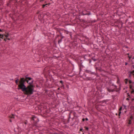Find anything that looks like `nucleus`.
Returning <instances> with one entry per match:
<instances>
[{
  "label": "nucleus",
  "mask_w": 134,
  "mask_h": 134,
  "mask_svg": "<svg viewBox=\"0 0 134 134\" xmlns=\"http://www.w3.org/2000/svg\"><path fill=\"white\" fill-rule=\"evenodd\" d=\"M15 82L18 85V89H21L25 94L31 95L33 93L35 86L32 78L25 76L21 77L19 80L17 79Z\"/></svg>",
  "instance_id": "1"
},
{
  "label": "nucleus",
  "mask_w": 134,
  "mask_h": 134,
  "mask_svg": "<svg viewBox=\"0 0 134 134\" xmlns=\"http://www.w3.org/2000/svg\"><path fill=\"white\" fill-rule=\"evenodd\" d=\"M32 120H33L34 122L33 126H36V123L38 122L39 120L36 117L33 116L32 117Z\"/></svg>",
  "instance_id": "2"
},
{
  "label": "nucleus",
  "mask_w": 134,
  "mask_h": 134,
  "mask_svg": "<svg viewBox=\"0 0 134 134\" xmlns=\"http://www.w3.org/2000/svg\"><path fill=\"white\" fill-rule=\"evenodd\" d=\"M82 121H85V119L84 118H83V119H82Z\"/></svg>",
  "instance_id": "19"
},
{
  "label": "nucleus",
  "mask_w": 134,
  "mask_h": 134,
  "mask_svg": "<svg viewBox=\"0 0 134 134\" xmlns=\"http://www.w3.org/2000/svg\"><path fill=\"white\" fill-rule=\"evenodd\" d=\"M61 40H59L58 41V42L59 43H60V42H61Z\"/></svg>",
  "instance_id": "18"
},
{
  "label": "nucleus",
  "mask_w": 134,
  "mask_h": 134,
  "mask_svg": "<svg viewBox=\"0 0 134 134\" xmlns=\"http://www.w3.org/2000/svg\"><path fill=\"white\" fill-rule=\"evenodd\" d=\"M132 118L133 117L132 116H131L130 117L131 119H129V124H131V120H132Z\"/></svg>",
  "instance_id": "5"
},
{
  "label": "nucleus",
  "mask_w": 134,
  "mask_h": 134,
  "mask_svg": "<svg viewBox=\"0 0 134 134\" xmlns=\"http://www.w3.org/2000/svg\"><path fill=\"white\" fill-rule=\"evenodd\" d=\"M129 83L130 84H131L132 83V81L131 80H129Z\"/></svg>",
  "instance_id": "13"
},
{
  "label": "nucleus",
  "mask_w": 134,
  "mask_h": 134,
  "mask_svg": "<svg viewBox=\"0 0 134 134\" xmlns=\"http://www.w3.org/2000/svg\"><path fill=\"white\" fill-rule=\"evenodd\" d=\"M7 39H6V38H5L4 39V40L5 41H6V40Z\"/></svg>",
  "instance_id": "20"
},
{
  "label": "nucleus",
  "mask_w": 134,
  "mask_h": 134,
  "mask_svg": "<svg viewBox=\"0 0 134 134\" xmlns=\"http://www.w3.org/2000/svg\"><path fill=\"white\" fill-rule=\"evenodd\" d=\"M116 115H117V113L116 114Z\"/></svg>",
  "instance_id": "33"
},
{
  "label": "nucleus",
  "mask_w": 134,
  "mask_h": 134,
  "mask_svg": "<svg viewBox=\"0 0 134 134\" xmlns=\"http://www.w3.org/2000/svg\"><path fill=\"white\" fill-rule=\"evenodd\" d=\"M4 35V36H5V37H6L7 39L8 40H10V39L9 38H8V37L9 36V34H7V35Z\"/></svg>",
  "instance_id": "4"
},
{
  "label": "nucleus",
  "mask_w": 134,
  "mask_h": 134,
  "mask_svg": "<svg viewBox=\"0 0 134 134\" xmlns=\"http://www.w3.org/2000/svg\"><path fill=\"white\" fill-rule=\"evenodd\" d=\"M4 35H1V34H0V38H1L2 39H3L4 38Z\"/></svg>",
  "instance_id": "7"
},
{
  "label": "nucleus",
  "mask_w": 134,
  "mask_h": 134,
  "mask_svg": "<svg viewBox=\"0 0 134 134\" xmlns=\"http://www.w3.org/2000/svg\"><path fill=\"white\" fill-rule=\"evenodd\" d=\"M27 124V122H25V124Z\"/></svg>",
  "instance_id": "24"
},
{
  "label": "nucleus",
  "mask_w": 134,
  "mask_h": 134,
  "mask_svg": "<svg viewBox=\"0 0 134 134\" xmlns=\"http://www.w3.org/2000/svg\"><path fill=\"white\" fill-rule=\"evenodd\" d=\"M59 89V88H58V89Z\"/></svg>",
  "instance_id": "34"
},
{
  "label": "nucleus",
  "mask_w": 134,
  "mask_h": 134,
  "mask_svg": "<svg viewBox=\"0 0 134 134\" xmlns=\"http://www.w3.org/2000/svg\"><path fill=\"white\" fill-rule=\"evenodd\" d=\"M128 81V80L127 79H126L125 80V82L126 84H127Z\"/></svg>",
  "instance_id": "10"
},
{
  "label": "nucleus",
  "mask_w": 134,
  "mask_h": 134,
  "mask_svg": "<svg viewBox=\"0 0 134 134\" xmlns=\"http://www.w3.org/2000/svg\"><path fill=\"white\" fill-rule=\"evenodd\" d=\"M129 100V98H127L126 99V100Z\"/></svg>",
  "instance_id": "23"
},
{
  "label": "nucleus",
  "mask_w": 134,
  "mask_h": 134,
  "mask_svg": "<svg viewBox=\"0 0 134 134\" xmlns=\"http://www.w3.org/2000/svg\"><path fill=\"white\" fill-rule=\"evenodd\" d=\"M9 120H10V121L11 122L12 121V120L11 119H10Z\"/></svg>",
  "instance_id": "22"
},
{
  "label": "nucleus",
  "mask_w": 134,
  "mask_h": 134,
  "mask_svg": "<svg viewBox=\"0 0 134 134\" xmlns=\"http://www.w3.org/2000/svg\"><path fill=\"white\" fill-rule=\"evenodd\" d=\"M134 100V98H133V99H132V101H133Z\"/></svg>",
  "instance_id": "25"
},
{
  "label": "nucleus",
  "mask_w": 134,
  "mask_h": 134,
  "mask_svg": "<svg viewBox=\"0 0 134 134\" xmlns=\"http://www.w3.org/2000/svg\"><path fill=\"white\" fill-rule=\"evenodd\" d=\"M117 82L118 83H119V79H118V80L117 81Z\"/></svg>",
  "instance_id": "14"
},
{
  "label": "nucleus",
  "mask_w": 134,
  "mask_h": 134,
  "mask_svg": "<svg viewBox=\"0 0 134 134\" xmlns=\"http://www.w3.org/2000/svg\"><path fill=\"white\" fill-rule=\"evenodd\" d=\"M82 129H80V131H82Z\"/></svg>",
  "instance_id": "31"
},
{
  "label": "nucleus",
  "mask_w": 134,
  "mask_h": 134,
  "mask_svg": "<svg viewBox=\"0 0 134 134\" xmlns=\"http://www.w3.org/2000/svg\"><path fill=\"white\" fill-rule=\"evenodd\" d=\"M129 87H130V89H131V90L133 89V88H132V86L131 85H130Z\"/></svg>",
  "instance_id": "9"
},
{
  "label": "nucleus",
  "mask_w": 134,
  "mask_h": 134,
  "mask_svg": "<svg viewBox=\"0 0 134 134\" xmlns=\"http://www.w3.org/2000/svg\"><path fill=\"white\" fill-rule=\"evenodd\" d=\"M45 6H46V5L44 4L42 5V7L44 8Z\"/></svg>",
  "instance_id": "15"
},
{
  "label": "nucleus",
  "mask_w": 134,
  "mask_h": 134,
  "mask_svg": "<svg viewBox=\"0 0 134 134\" xmlns=\"http://www.w3.org/2000/svg\"><path fill=\"white\" fill-rule=\"evenodd\" d=\"M60 82L62 83V81H61Z\"/></svg>",
  "instance_id": "27"
},
{
  "label": "nucleus",
  "mask_w": 134,
  "mask_h": 134,
  "mask_svg": "<svg viewBox=\"0 0 134 134\" xmlns=\"http://www.w3.org/2000/svg\"><path fill=\"white\" fill-rule=\"evenodd\" d=\"M43 0H42V1H43Z\"/></svg>",
  "instance_id": "35"
},
{
  "label": "nucleus",
  "mask_w": 134,
  "mask_h": 134,
  "mask_svg": "<svg viewBox=\"0 0 134 134\" xmlns=\"http://www.w3.org/2000/svg\"><path fill=\"white\" fill-rule=\"evenodd\" d=\"M115 87L114 88V89H111V87H110L109 88H108L107 89V90L109 92H113L115 90H114V89L115 88H116L117 86L115 85L114 86Z\"/></svg>",
  "instance_id": "3"
},
{
  "label": "nucleus",
  "mask_w": 134,
  "mask_h": 134,
  "mask_svg": "<svg viewBox=\"0 0 134 134\" xmlns=\"http://www.w3.org/2000/svg\"><path fill=\"white\" fill-rule=\"evenodd\" d=\"M9 117L10 118H14V116L12 114L9 116Z\"/></svg>",
  "instance_id": "6"
},
{
  "label": "nucleus",
  "mask_w": 134,
  "mask_h": 134,
  "mask_svg": "<svg viewBox=\"0 0 134 134\" xmlns=\"http://www.w3.org/2000/svg\"><path fill=\"white\" fill-rule=\"evenodd\" d=\"M50 4H45V5H46V6L47 5H49Z\"/></svg>",
  "instance_id": "17"
},
{
  "label": "nucleus",
  "mask_w": 134,
  "mask_h": 134,
  "mask_svg": "<svg viewBox=\"0 0 134 134\" xmlns=\"http://www.w3.org/2000/svg\"><path fill=\"white\" fill-rule=\"evenodd\" d=\"M85 129H86V130H88V128L87 127H85Z\"/></svg>",
  "instance_id": "12"
},
{
  "label": "nucleus",
  "mask_w": 134,
  "mask_h": 134,
  "mask_svg": "<svg viewBox=\"0 0 134 134\" xmlns=\"http://www.w3.org/2000/svg\"><path fill=\"white\" fill-rule=\"evenodd\" d=\"M0 31H1V32H2V30H1V29L0 30Z\"/></svg>",
  "instance_id": "26"
},
{
  "label": "nucleus",
  "mask_w": 134,
  "mask_h": 134,
  "mask_svg": "<svg viewBox=\"0 0 134 134\" xmlns=\"http://www.w3.org/2000/svg\"><path fill=\"white\" fill-rule=\"evenodd\" d=\"M128 97H130V95H129L128 94Z\"/></svg>",
  "instance_id": "28"
},
{
  "label": "nucleus",
  "mask_w": 134,
  "mask_h": 134,
  "mask_svg": "<svg viewBox=\"0 0 134 134\" xmlns=\"http://www.w3.org/2000/svg\"><path fill=\"white\" fill-rule=\"evenodd\" d=\"M116 92H117V91H118L117 90H116Z\"/></svg>",
  "instance_id": "29"
},
{
  "label": "nucleus",
  "mask_w": 134,
  "mask_h": 134,
  "mask_svg": "<svg viewBox=\"0 0 134 134\" xmlns=\"http://www.w3.org/2000/svg\"><path fill=\"white\" fill-rule=\"evenodd\" d=\"M131 93L134 94V90L133 89V90H132V91H131Z\"/></svg>",
  "instance_id": "11"
},
{
  "label": "nucleus",
  "mask_w": 134,
  "mask_h": 134,
  "mask_svg": "<svg viewBox=\"0 0 134 134\" xmlns=\"http://www.w3.org/2000/svg\"><path fill=\"white\" fill-rule=\"evenodd\" d=\"M132 68L134 69V65L132 66Z\"/></svg>",
  "instance_id": "21"
},
{
  "label": "nucleus",
  "mask_w": 134,
  "mask_h": 134,
  "mask_svg": "<svg viewBox=\"0 0 134 134\" xmlns=\"http://www.w3.org/2000/svg\"><path fill=\"white\" fill-rule=\"evenodd\" d=\"M85 120H86V121H88V119L87 118H86V119H85Z\"/></svg>",
  "instance_id": "16"
},
{
  "label": "nucleus",
  "mask_w": 134,
  "mask_h": 134,
  "mask_svg": "<svg viewBox=\"0 0 134 134\" xmlns=\"http://www.w3.org/2000/svg\"><path fill=\"white\" fill-rule=\"evenodd\" d=\"M127 63H126V64H125V65H127Z\"/></svg>",
  "instance_id": "30"
},
{
  "label": "nucleus",
  "mask_w": 134,
  "mask_h": 134,
  "mask_svg": "<svg viewBox=\"0 0 134 134\" xmlns=\"http://www.w3.org/2000/svg\"><path fill=\"white\" fill-rule=\"evenodd\" d=\"M122 109V108L121 107L120 108V109H119V116H120V114L121 113V112L120 111Z\"/></svg>",
  "instance_id": "8"
},
{
  "label": "nucleus",
  "mask_w": 134,
  "mask_h": 134,
  "mask_svg": "<svg viewBox=\"0 0 134 134\" xmlns=\"http://www.w3.org/2000/svg\"><path fill=\"white\" fill-rule=\"evenodd\" d=\"M1 39H0V41H1Z\"/></svg>",
  "instance_id": "32"
}]
</instances>
